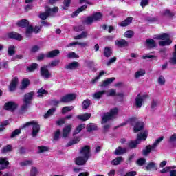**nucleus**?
<instances>
[{
	"instance_id": "c85d7f7f",
	"label": "nucleus",
	"mask_w": 176,
	"mask_h": 176,
	"mask_svg": "<svg viewBox=\"0 0 176 176\" xmlns=\"http://www.w3.org/2000/svg\"><path fill=\"white\" fill-rule=\"evenodd\" d=\"M60 54V51L58 50H54L53 51L49 52L45 56L47 58L56 57V56H58Z\"/></svg>"
},
{
	"instance_id": "2f4dec72",
	"label": "nucleus",
	"mask_w": 176,
	"mask_h": 176,
	"mask_svg": "<svg viewBox=\"0 0 176 176\" xmlns=\"http://www.w3.org/2000/svg\"><path fill=\"white\" fill-rule=\"evenodd\" d=\"M30 86V79L28 78H24L22 80L21 86L20 87L21 90H24V89H27Z\"/></svg>"
},
{
	"instance_id": "423d86ee",
	"label": "nucleus",
	"mask_w": 176,
	"mask_h": 176,
	"mask_svg": "<svg viewBox=\"0 0 176 176\" xmlns=\"http://www.w3.org/2000/svg\"><path fill=\"white\" fill-rule=\"evenodd\" d=\"M58 12V8L54 7V8H47L46 12L40 14L39 17L41 20H46L49 16H52L53 13H57Z\"/></svg>"
},
{
	"instance_id": "13d9d810",
	"label": "nucleus",
	"mask_w": 176,
	"mask_h": 176,
	"mask_svg": "<svg viewBox=\"0 0 176 176\" xmlns=\"http://www.w3.org/2000/svg\"><path fill=\"white\" fill-rule=\"evenodd\" d=\"M38 174V168L36 167L32 166L30 170V176H36Z\"/></svg>"
},
{
	"instance_id": "3c124183",
	"label": "nucleus",
	"mask_w": 176,
	"mask_h": 176,
	"mask_svg": "<svg viewBox=\"0 0 176 176\" xmlns=\"http://www.w3.org/2000/svg\"><path fill=\"white\" fill-rule=\"evenodd\" d=\"M146 163V160L145 158H139L136 161V164H138V166H144V164H145Z\"/></svg>"
},
{
	"instance_id": "2eb2a0df",
	"label": "nucleus",
	"mask_w": 176,
	"mask_h": 176,
	"mask_svg": "<svg viewBox=\"0 0 176 176\" xmlns=\"http://www.w3.org/2000/svg\"><path fill=\"white\" fill-rule=\"evenodd\" d=\"M8 36L11 39H15L16 41H21L23 39V36L16 32L8 33Z\"/></svg>"
},
{
	"instance_id": "774afa93",
	"label": "nucleus",
	"mask_w": 176,
	"mask_h": 176,
	"mask_svg": "<svg viewBox=\"0 0 176 176\" xmlns=\"http://www.w3.org/2000/svg\"><path fill=\"white\" fill-rule=\"evenodd\" d=\"M169 142L170 144H174V142H176V134H173L170 137Z\"/></svg>"
},
{
	"instance_id": "c03bdc74",
	"label": "nucleus",
	"mask_w": 176,
	"mask_h": 176,
	"mask_svg": "<svg viewBox=\"0 0 176 176\" xmlns=\"http://www.w3.org/2000/svg\"><path fill=\"white\" fill-rule=\"evenodd\" d=\"M85 127L86 126L85 125V124H80L76 128V130L74 131V134H79V133H80V131H82V130H83V129H85Z\"/></svg>"
},
{
	"instance_id": "c9c22d12",
	"label": "nucleus",
	"mask_w": 176,
	"mask_h": 176,
	"mask_svg": "<svg viewBox=\"0 0 176 176\" xmlns=\"http://www.w3.org/2000/svg\"><path fill=\"white\" fill-rule=\"evenodd\" d=\"M8 56H14L16 54V46L10 45L8 49Z\"/></svg>"
},
{
	"instance_id": "9d476101",
	"label": "nucleus",
	"mask_w": 176,
	"mask_h": 176,
	"mask_svg": "<svg viewBox=\"0 0 176 176\" xmlns=\"http://www.w3.org/2000/svg\"><path fill=\"white\" fill-rule=\"evenodd\" d=\"M75 98H76V94H69L61 98L60 102H70V101H74Z\"/></svg>"
},
{
	"instance_id": "052dcab7",
	"label": "nucleus",
	"mask_w": 176,
	"mask_h": 176,
	"mask_svg": "<svg viewBox=\"0 0 176 176\" xmlns=\"http://www.w3.org/2000/svg\"><path fill=\"white\" fill-rule=\"evenodd\" d=\"M60 64V60H52L49 65L48 67H57Z\"/></svg>"
},
{
	"instance_id": "603ef678",
	"label": "nucleus",
	"mask_w": 176,
	"mask_h": 176,
	"mask_svg": "<svg viewBox=\"0 0 176 176\" xmlns=\"http://www.w3.org/2000/svg\"><path fill=\"white\" fill-rule=\"evenodd\" d=\"M54 112H56V109H54V108H52V109L48 110L47 113L44 116L45 119H47V118H50V116H52V115H53V113H54Z\"/></svg>"
},
{
	"instance_id": "72a5a7b5",
	"label": "nucleus",
	"mask_w": 176,
	"mask_h": 176,
	"mask_svg": "<svg viewBox=\"0 0 176 176\" xmlns=\"http://www.w3.org/2000/svg\"><path fill=\"white\" fill-rule=\"evenodd\" d=\"M12 151H13V147L10 144L5 146L1 149L2 153H8L9 152H12Z\"/></svg>"
},
{
	"instance_id": "bb28decb",
	"label": "nucleus",
	"mask_w": 176,
	"mask_h": 176,
	"mask_svg": "<svg viewBox=\"0 0 176 176\" xmlns=\"http://www.w3.org/2000/svg\"><path fill=\"white\" fill-rule=\"evenodd\" d=\"M145 74H146V72H145V69H140L139 70L135 72L134 74V78H135L136 79H138V78H141V76H145Z\"/></svg>"
},
{
	"instance_id": "4c0bfd02",
	"label": "nucleus",
	"mask_w": 176,
	"mask_h": 176,
	"mask_svg": "<svg viewBox=\"0 0 176 176\" xmlns=\"http://www.w3.org/2000/svg\"><path fill=\"white\" fill-rule=\"evenodd\" d=\"M32 32H34V28L31 25H29L26 28L25 36L30 38L32 35Z\"/></svg>"
},
{
	"instance_id": "e433bc0d",
	"label": "nucleus",
	"mask_w": 176,
	"mask_h": 176,
	"mask_svg": "<svg viewBox=\"0 0 176 176\" xmlns=\"http://www.w3.org/2000/svg\"><path fill=\"white\" fill-rule=\"evenodd\" d=\"M161 16H165L166 17H171L174 16V14L170 11V10H164L161 11Z\"/></svg>"
},
{
	"instance_id": "5701e85b",
	"label": "nucleus",
	"mask_w": 176,
	"mask_h": 176,
	"mask_svg": "<svg viewBox=\"0 0 176 176\" xmlns=\"http://www.w3.org/2000/svg\"><path fill=\"white\" fill-rule=\"evenodd\" d=\"M146 46L148 47V49L156 47V42L152 38H147L146 41Z\"/></svg>"
},
{
	"instance_id": "7c9ffc66",
	"label": "nucleus",
	"mask_w": 176,
	"mask_h": 176,
	"mask_svg": "<svg viewBox=\"0 0 176 176\" xmlns=\"http://www.w3.org/2000/svg\"><path fill=\"white\" fill-rule=\"evenodd\" d=\"M38 153H45V152H49L50 148L47 146H39L37 147Z\"/></svg>"
},
{
	"instance_id": "7ed1b4c3",
	"label": "nucleus",
	"mask_w": 176,
	"mask_h": 176,
	"mask_svg": "<svg viewBox=\"0 0 176 176\" xmlns=\"http://www.w3.org/2000/svg\"><path fill=\"white\" fill-rule=\"evenodd\" d=\"M118 113H119L118 108H113L110 110V112L106 113L103 115L102 118V124L107 123V122L109 120H112V119H116L118 118Z\"/></svg>"
},
{
	"instance_id": "de8ad7c7",
	"label": "nucleus",
	"mask_w": 176,
	"mask_h": 176,
	"mask_svg": "<svg viewBox=\"0 0 176 176\" xmlns=\"http://www.w3.org/2000/svg\"><path fill=\"white\" fill-rule=\"evenodd\" d=\"M105 57H111L112 55V50L111 48L106 47L104 48V52Z\"/></svg>"
},
{
	"instance_id": "c756f323",
	"label": "nucleus",
	"mask_w": 176,
	"mask_h": 176,
	"mask_svg": "<svg viewBox=\"0 0 176 176\" xmlns=\"http://www.w3.org/2000/svg\"><path fill=\"white\" fill-rule=\"evenodd\" d=\"M80 153L81 155H89L90 146H85L82 147L80 150Z\"/></svg>"
},
{
	"instance_id": "0e129e2a",
	"label": "nucleus",
	"mask_w": 176,
	"mask_h": 176,
	"mask_svg": "<svg viewBox=\"0 0 176 176\" xmlns=\"http://www.w3.org/2000/svg\"><path fill=\"white\" fill-rule=\"evenodd\" d=\"M94 18L92 16H88L85 20V24H91V23H94Z\"/></svg>"
},
{
	"instance_id": "b1692460",
	"label": "nucleus",
	"mask_w": 176,
	"mask_h": 176,
	"mask_svg": "<svg viewBox=\"0 0 176 176\" xmlns=\"http://www.w3.org/2000/svg\"><path fill=\"white\" fill-rule=\"evenodd\" d=\"M127 153V148L121 146L118 147L115 150V155H124Z\"/></svg>"
},
{
	"instance_id": "5fc2aeb1",
	"label": "nucleus",
	"mask_w": 176,
	"mask_h": 176,
	"mask_svg": "<svg viewBox=\"0 0 176 176\" xmlns=\"http://www.w3.org/2000/svg\"><path fill=\"white\" fill-rule=\"evenodd\" d=\"M74 109V107L70 106V107H65L62 109V113H67V112H71Z\"/></svg>"
},
{
	"instance_id": "e2e57ef3",
	"label": "nucleus",
	"mask_w": 176,
	"mask_h": 176,
	"mask_svg": "<svg viewBox=\"0 0 176 176\" xmlns=\"http://www.w3.org/2000/svg\"><path fill=\"white\" fill-rule=\"evenodd\" d=\"M31 164H32V160H26L21 162V166H22V167H25V166H30Z\"/></svg>"
},
{
	"instance_id": "f8f14e48",
	"label": "nucleus",
	"mask_w": 176,
	"mask_h": 176,
	"mask_svg": "<svg viewBox=\"0 0 176 176\" xmlns=\"http://www.w3.org/2000/svg\"><path fill=\"white\" fill-rule=\"evenodd\" d=\"M9 164H10V163L9 162V161H8V158L6 157H0V170H6V168H8Z\"/></svg>"
},
{
	"instance_id": "412c9836",
	"label": "nucleus",
	"mask_w": 176,
	"mask_h": 176,
	"mask_svg": "<svg viewBox=\"0 0 176 176\" xmlns=\"http://www.w3.org/2000/svg\"><path fill=\"white\" fill-rule=\"evenodd\" d=\"M90 118H91V114L90 113L77 116V119H79V120H82V122L89 120Z\"/></svg>"
},
{
	"instance_id": "680f3d73",
	"label": "nucleus",
	"mask_w": 176,
	"mask_h": 176,
	"mask_svg": "<svg viewBox=\"0 0 176 176\" xmlns=\"http://www.w3.org/2000/svg\"><path fill=\"white\" fill-rule=\"evenodd\" d=\"M9 124V121L6 120L4 121L3 123L1 124V127H0V133H2L3 130H5V126H8Z\"/></svg>"
},
{
	"instance_id": "f3484780",
	"label": "nucleus",
	"mask_w": 176,
	"mask_h": 176,
	"mask_svg": "<svg viewBox=\"0 0 176 176\" xmlns=\"http://www.w3.org/2000/svg\"><path fill=\"white\" fill-rule=\"evenodd\" d=\"M17 85H19V78H14L12 80L9 87L10 91H14V90H16V87H17Z\"/></svg>"
},
{
	"instance_id": "cd10ccee",
	"label": "nucleus",
	"mask_w": 176,
	"mask_h": 176,
	"mask_svg": "<svg viewBox=\"0 0 176 176\" xmlns=\"http://www.w3.org/2000/svg\"><path fill=\"white\" fill-rule=\"evenodd\" d=\"M87 9V6L84 5L82 6H81L80 8H78L76 11L73 12L72 14V16L76 17V16H78V14H79V13H80V12H84V10H86Z\"/></svg>"
},
{
	"instance_id": "79ce46f5",
	"label": "nucleus",
	"mask_w": 176,
	"mask_h": 176,
	"mask_svg": "<svg viewBox=\"0 0 176 176\" xmlns=\"http://www.w3.org/2000/svg\"><path fill=\"white\" fill-rule=\"evenodd\" d=\"M94 130H97V126L95 125V124H88L87 125V131H94Z\"/></svg>"
},
{
	"instance_id": "6e6552de",
	"label": "nucleus",
	"mask_w": 176,
	"mask_h": 176,
	"mask_svg": "<svg viewBox=\"0 0 176 176\" xmlns=\"http://www.w3.org/2000/svg\"><path fill=\"white\" fill-rule=\"evenodd\" d=\"M32 97H34V92H30L25 95L24 98V105L22 106V109H27L28 108V105L31 104V100H32Z\"/></svg>"
},
{
	"instance_id": "473e14b6",
	"label": "nucleus",
	"mask_w": 176,
	"mask_h": 176,
	"mask_svg": "<svg viewBox=\"0 0 176 176\" xmlns=\"http://www.w3.org/2000/svg\"><path fill=\"white\" fill-rule=\"evenodd\" d=\"M107 74V72L102 70L99 72V74L91 80L92 83H96V82H98V80H100V78H102V76H104L105 74Z\"/></svg>"
},
{
	"instance_id": "a878e982",
	"label": "nucleus",
	"mask_w": 176,
	"mask_h": 176,
	"mask_svg": "<svg viewBox=\"0 0 176 176\" xmlns=\"http://www.w3.org/2000/svg\"><path fill=\"white\" fill-rule=\"evenodd\" d=\"M28 24H30V22H28L27 19H22L18 21L16 23V25H18V27H22L23 28L28 26Z\"/></svg>"
},
{
	"instance_id": "4468645a",
	"label": "nucleus",
	"mask_w": 176,
	"mask_h": 176,
	"mask_svg": "<svg viewBox=\"0 0 176 176\" xmlns=\"http://www.w3.org/2000/svg\"><path fill=\"white\" fill-rule=\"evenodd\" d=\"M80 65L78 62L74 61L72 62L65 66V69H70L71 71H74L75 69H77V68H79Z\"/></svg>"
},
{
	"instance_id": "f704fd0d",
	"label": "nucleus",
	"mask_w": 176,
	"mask_h": 176,
	"mask_svg": "<svg viewBox=\"0 0 176 176\" xmlns=\"http://www.w3.org/2000/svg\"><path fill=\"white\" fill-rule=\"evenodd\" d=\"M49 92H47L45 89L41 88L37 91V97H43L44 96H47Z\"/></svg>"
},
{
	"instance_id": "8fccbe9b",
	"label": "nucleus",
	"mask_w": 176,
	"mask_h": 176,
	"mask_svg": "<svg viewBox=\"0 0 176 176\" xmlns=\"http://www.w3.org/2000/svg\"><path fill=\"white\" fill-rule=\"evenodd\" d=\"M170 63H171V64H176V45H175L173 56L170 59Z\"/></svg>"
},
{
	"instance_id": "49530a36",
	"label": "nucleus",
	"mask_w": 176,
	"mask_h": 176,
	"mask_svg": "<svg viewBox=\"0 0 176 176\" xmlns=\"http://www.w3.org/2000/svg\"><path fill=\"white\" fill-rule=\"evenodd\" d=\"M104 94H105V91H98V92H96L94 94V98H96L97 100H98L100 98H102V96H104Z\"/></svg>"
},
{
	"instance_id": "aec40b11",
	"label": "nucleus",
	"mask_w": 176,
	"mask_h": 176,
	"mask_svg": "<svg viewBox=\"0 0 176 176\" xmlns=\"http://www.w3.org/2000/svg\"><path fill=\"white\" fill-rule=\"evenodd\" d=\"M115 45H117L118 47H125V46H129V43L124 39L116 40Z\"/></svg>"
},
{
	"instance_id": "338daca9",
	"label": "nucleus",
	"mask_w": 176,
	"mask_h": 176,
	"mask_svg": "<svg viewBox=\"0 0 176 176\" xmlns=\"http://www.w3.org/2000/svg\"><path fill=\"white\" fill-rule=\"evenodd\" d=\"M78 46H80V47H88L89 42L87 41L78 42Z\"/></svg>"
},
{
	"instance_id": "20e7f679",
	"label": "nucleus",
	"mask_w": 176,
	"mask_h": 176,
	"mask_svg": "<svg viewBox=\"0 0 176 176\" xmlns=\"http://www.w3.org/2000/svg\"><path fill=\"white\" fill-rule=\"evenodd\" d=\"M30 126H32V136L34 138L36 137V135H38V133H39V131H41V126H39L38 122L30 121L26 122L25 124L23 125V126L21 127V129H25L26 127H30Z\"/></svg>"
},
{
	"instance_id": "37998d69",
	"label": "nucleus",
	"mask_w": 176,
	"mask_h": 176,
	"mask_svg": "<svg viewBox=\"0 0 176 176\" xmlns=\"http://www.w3.org/2000/svg\"><path fill=\"white\" fill-rule=\"evenodd\" d=\"M123 160V158L122 157H118L111 161V164L113 166H118V164H120V162Z\"/></svg>"
},
{
	"instance_id": "bf43d9fd",
	"label": "nucleus",
	"mask_w": 176,
	"mask_h": 176,
	"mask_svg": "<svg viewBox=\"0 0 176 176\" xmlns=\"http://www.w3.org/2000/svg\"><path fill=\"white\" fill-rule=\"evenodd\" d=\"M68 58H79V55L75 52H70L67 54Z\"/></svg>"
},
{
	"instance_id": "ddd939ff",
	"label": "nucleus",
	"mask_w": 176,
	"mask_h": 176,
	"mask_svg": "<svg viewBox=\"0 0 176 176\" xmlns=\"http://www.w3.org/2000/svg\"><path fill=\"white\" fill-rule=\"evenodd\" d=\"M41 74L44 79H49L52 78V74L49 72L47 67H43L41 68Z\"/></svg>"
},
{
	"instance_id": "a18cd8bd",
	"label": "nucleus",
	"mask_w": 176,
	"mask_h": 176,
	"mask_svg": "<svg viewBox=\"0 0 176 176\" xmlns=\"http://www.w3.org/2000/svg\"><path fill=\"white\" fill-rule=\"evenodd\" d=\"M92 17H94V20L95 21H97L101 20V19H102V14H101L100 12H96L95 14H94L92 15Z\"/></svg>"
},
{
	"instance_id": "f03ea898",
	"label": "nucleus",
	"mask_w": 176,
	"mask_h": 176,
	"mask_svg": "<svg viewBox=\"0 0 176 176\" xmlns=\"http://www.w3.org/2000/svg\"><path fill=\"white\" fill-rule=\"evenodd\" d=\"M148 138V131H144L138 134L137 139L135 141H131L129 143V148H136L137 145L141 144L142 141H145Z\"/></svg>"
},
{
	"instance_id": "39448f33",
	"label": "nucleus",
	"mask_w": 176,
	"mask_h": 176,
	"mask_svg": "<svg viewBox=\"0 0 176 176\" xmlns=\"http://www.w3.org/2000/svg\"><path fill=\"white\" fill-rule=\"evenodd\" d=\"M164 137L162 136L157 139L155 142L152 145H148L143 149L144 155H148L152 152H155L156 151V148H157V145L162 142V140H164Z\"/></svg>"
},
{
	"instance_id": "09e8293b",
	"label": "nucleus",
	"mask_w": 176,
	"mask_h": 176,
	"mask_svg": "<svg viewBox=\"0 0 176 176\" xmlns=\"http://www.w3.org/2000/svg\"><path fill=\"white\" fill-rule=\"evenodd\" d=\"M19 153H21V155L30 153V149H28L27 147H20L19 148Z\"/></svg>"
},
{
	"instance_id": "9b49d317",
	"label": "nucleus",
	"mask_w": 176,
	"mask_h": 176,
	"mask_svg": "<svg viewBox=\"0 0 176 176\" xmlns=\"http://www.w3.org/2000/svg\"><path fill=\"white\" fill-rule=\"evenodd\" d=\"M106 96L107 97H123V94L122 93H116V89H110L107 91H105Z\"/></svg>"
},
{
	"instance_id": "6ab92c4d",
	"label": "nucleus",
	"mask_w": 176,
	"mask_h": 176,
	"mask_svg": "<svg viewBox=\"0 0 176 176\" xmlns=\"http://www.w3.org/2000/svg\"><path fill=\"white\" fill-rule=\"evenodd\" d=\"M133 17L130 16L126 19V20L120 22L118 23V25H120V27H127V25H130V24H131V23H133Z\"/></svg>"
},
{
	"instance_id": "6e6d98bb",
	"label": "nucleus",
	"mask_w": 176,
	"mask_h": 176,
	"mask_svg": "<svg viewBox=\"0 0 176 176\" xmlns=\"http://www.w3.org/2000/svg\"><path fill=\"white\" fill-rule=\"evenodd\" d=\"M79 141H80V138H76L67 144V146H71V145H75V144H78Z\"/></svg>"
},
{
	"instance_id": "0eeeda50",
	"label": "nucleus",
	"mask_w": 176,
	"mask_h": 176,
	"mask_svg": "<svg viewBox=\"0 0 176 176\" xmlns=\"http://www.w3.org/2000/svg\"><path fill=\"white\" fill-rule=\"evenodd\" d=\"M146 97H147L146 95L139 94L137 96L135 100V107L136 108H141V107H142V102L145 101V100L146 99Z\"/></svg>"
},
{
	"instance_id": "58836bf2",
	"label": "nucleus",
	"mask_w": 176,
	"mask_h": 176,
	"mask_svg": "<svg viewBox=\"0 0 176 176\" xmlns=\"http://www.w3.org/2000/svg\"><path fill=\"white\" fill-rule=\"evenodd\" d=\"M38 68V64L36 63H32L31 66L26 67V72H33V71H35Z\"/></svg>"
},
{
	"instance_id": "864d4df0",
	"label": "nucleus",
	"mask_w": 176,
	"mask_h": 176,
	"mask_svg": "<svg viewBox=\"0 0 176 176\" xmlns=\"http://www.w3.org/2000/svg\"><path fill=\"white\" fill-rule=\"evenodd\" d=\"M90 107V100L87 99L82 102V108L83 109H87L88 107Z\"/></svg>"
},
{
	"instance_id": "ea45409f",
	"label": "nucleus",
	"mask_w": 176,
	"mask_h": 176,
	"mask_svg": "<svg viewBox=\"0 0 176 176\" xmlns=\"http://www.w3.org/2000/svg\"><path fill=\"white\" fill-rule=\"evenodd\" d=\"M146 171H149L150 170H157L156 168V164L155 162H150L146 166Z\"/></svg>"
},
{
	"instance_id": "a211bd4d",
	"label": "nucleus",
	"mask_w": 176,
	"mask_h": 176,
	"mask_svg": "<svg viewBox=\"0 0 176 176\" xmlns=\"http://www.w3.org/2000/svg\"><path fill=\"white\" fill-rule=\"evenodd\" d=\"M71 130H72V125L69 124L65 126L63 130V137H64V138H67V137L69 135V133H71Z\"/></svg>"
},
{
	"instance_id": "dca6fc26",
	"label": "nucleus",
	"mask_w": 176,
	"mask_h": 176,
	"mask_svg": "<svg viewBox=\"0 0 176 176\" xmlns=\"http://www.w3.org/2000/svg\"><path fill=\"white\" fill-rule=\"evenodd\" d=\"M16 108H17V104L14 102H8L6 103L4 106V109H6V111H14Z\"/></svg>"
},
{
	"instance_id": "f257e3e1",
	"label": "nucleus",
	"mask_w": 176,
	"mask_h": 176,
	"mask_svg": "<svg viewBox=\"0 0 176 176\" xmlns=\"http://www.w3.org/2000/svg\"><path fill=\"white\" fill-rule=\"evenodd\" d=\"M155 39L161 41L159 43L160 46H168L171 45V40L170 39V34L167 33L158 34L154 36Z\"/></svg>"
},
{
	"instance_id": "393cba45",
	"label": "nucleus",
	"mask_w": 176,
	"mask_h": 176,
	"mask_svg": "<svg viewBox=\"0 0 176 176\" xmlns=\"http://www.w3.org/2000/svg\"><path fill=\"white\" fill-rule=\"evenodd\" d=\"M113 80H115V77L107 78L102 82L100 86H102V87H107V86H109V85H111V83H112Z\"/></svg>"
},
{
	"instance_id": "4be33fe9",
	"label": "nucleus",
	"mask_w": 176,
	"mask_h": 176,
	"mask_svg": "<svg viewBox=\"0 0 176 176\" xmlns=\"http://www.w3.org/2000/svg\"><path fill=\"white\" fill-rule=\"evenodd\" d=\"M144 126H145V124L142 122H136V124L134 126V132L138 133V131H141V130H142V129H144Z\"/></svg>"
},
{
	"instance_id": "4d7b16f0",
	"label": "nucleus",
	"mask_w": 176,
	"mask_h": 176,
	"mask_svg": "<svg viewBox=\"0 0 176 176\" xmlns=\"http://www.w3.org/2000/svg\"><path fill=\"white\" fill-rule=\"evenodd\" d=\"M125 38H133L134 35V32L133 30H128L124 33Z\"/></svg>"
},
{
	"instance_id": "a19ab883",
	"label": "nucleus",
	"mask_w": 176,
	"mask_h": 176,
	"mask_svg": "<svg viewBox=\"0 0 176 176\" xmlns=\"http://www.w3.org/2000/svg\"><path fill=\"white\" fill-rule=\"evenodd\" d=\"M157 83L160 86H164L166 85V78L163 76H160L157 78Z\"/></svg>"
},
{
	"instance_id": "1a4fd4ad",
	"label": "nucleus",
	"mask_w": 176,
	"mask_h": 176,
	"mask_svg": "<svg viewBox=\"0 0 176 176\" xmlns=\"http://www.w3.org/2000/svg\"><path fill=\"white\" fill-rule=\"evenodd\" d=\"M90 157V155H85V157H78L76 158L75 163L76 166H85L86 162Z\"/></svg>"
},
{
	"instance_id": "69168bd1",
	"label": "nucleus",
	"mask_w": 176,
	"mask_h": 176,
	"mask_svg": "<svg viewBox=\"0 0 176 176\" xmlns=\"http://www.w3.org/2000/svg\"><path fill=\"white\" fill-rule=\"evenodd\" d=\"M137 122V118L135 117H132L128 120L126 123H129V124H134Z\"/></svg>"
}]
</instances>
